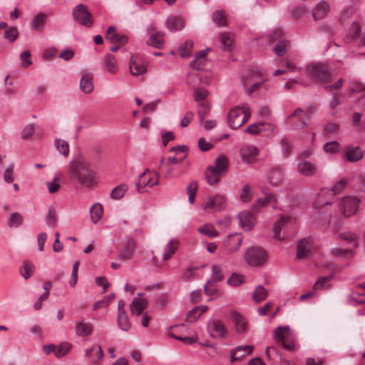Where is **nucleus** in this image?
<instances>
[{
  "label": "nucleus",
  "mask_w": 365,
  "mask_h": 365,
  "mask_svg": "<svg viewBox=\"0 0 365 365\" xmlns=\"http://www.w3.org/2000/svg\"><path fill=\"white\" fill-rule=\"evenodd\" d=\"M127 190L128 186L126 185L122 184L118 185L112 190L110 192V197L115 200H120L124 196Z\"/></svg>",
  "instance_id": "42"
},
{
  "label": "nucleus",
  "mask_w": 365,
  "mask_h": 365,
  "mask_svg": "<svg viewBox=\"0 0 365 365\" xmlns=\"http://www.w3.org/2000/svg\"><path fill=\"white\" fill-rule=\"evenodd\" d=\"M35 269L34 265L29 262H24V265L20 267V274L25 279H29Z\"/></svg>",
  "instance_id": "48"
},
{
  "label": "nucleus",
  "mask_w": 365,
  "mask_h": 365,
  "mask_svg": "<svg viewBox=\"0 0 365 365\" xmlns=\"http://www.w3.org/2000/svg\"><path fill=\"white\" fill-rule=\"evenodd\" d=\"M18 31L16 27H11L4 33V37L11 42L14 41L18 36Z\"/></svg>",
  "instance_id": "64"
},
{
  "label": "nucleus",
  "mask_w": 365,
  "mask_h": 365,
  "mask_svg": "<svg viewBox=\"0 0 365 365\" xmlns=\"http://www.w3.org/2000/svg\"><path fill=\"white\" fill-rule=\"evenodd\" d=\"M212 19L215 23L219 26H225L226 24V19L222 11H215L212 14Z\"/></svg>",
  "instance_id": "61"
},
{
  "label": "nucleus",
  "mask_w": 365,
  "mask_h": 365,
  "mask_svg": "<svg viewBox=\"0 0 365 365\" xmlns=\"http://www.w3.org/2000/svg\"><path fill=\"white\" fill-rule=\"evenodd\" d=\"M233 42L232 35L230 33H222L220 34L221 47L225 51H230Z\"/></svg>",
  "instance_id": "41"
},
{
  "label": "nucleus",
  "mask_w": 365,
  "mask_h": 365,
  "mask_svg": "<svg viewBox=\"0 0 365 365\" xmlns=\"http://www.w3.org/2000/svg\"><path fill=\"white\" fill-rule=\"evenodd\" d=\"M230 316L235 326V331L238 334L246 333L248 327V323L244 316L235 310L230 312Z\"/></svg>",
  "instance_id": "13"
},
{
  "label": "nucleus",
  "mask_w": 365,
  "mask_h": 365,
  "mask_svg": "<svg viewBox=\"0 0 365 365\" xmlns=\"http://www.w3.org/2000/svg\"><path fill=\"white\" fill-rule=\"evenodd\" d=\"M226 197L225 195L217 194L209 197L203 205V209L206 212L218 211L226 207Z\"/></svg>",
  "instance_id": "8"
},
{
  "label": "nucleus",
  "mask_w": 365,
  "mask_h": 365,
  "mask_svg": "<svg viewBox=\"0 0 365 365\" xmlns=\"http://www.w3.org/2000/svg\"><path fill=\"white\" fill-rule=\"evenodd\" d=\"M46 19L47 16L43 13L36 14L31 23L32 29L36 31H41L44 28Z\"/></svg>",
  "instance_id": "30"
},
{
  "label": "nucleus",
  "mask_w": 365,
  "mask_h": 365,
  "mask_svg": "<svg viewBox=\"0 0 365 365\" xmlns=\"http://www.w3.org/2000/svg\"><path fill=\"white\" fill-rule=\"evenodd\" d=\"M185 25L184 20L178 16L170 17L166 21V27L172 31L181 30Z\"/></svg>",
  "instance_id": "28"
},
{
  "label": "nucleus",
  "mask_w": 365,
  "mask_h": 365,
  "mask_svg": "<svg viewBox=\"0 0 365 365\" xmlns=\"http://www.w3.org/2000/svg\"><path fill=\"white\" fill-rule=\"evenodd\" d=\"M316 248V245L311 237L303 238L297 244L296 257L298 259H307L312 256V251Z\"/></svg>",
  "instance_id": "6"
},
{
  "label": "nucleus",
  "mask_w": 365,
  "mask_h": 365,
  "mask_svg": "<svg viewBox=\"0 0 365 365\" xmlns=\"http://www.w3.org/2000/svg\"><path fill=\"white\" fill-rule=\"evenodd\" d=\"M198 231L202 235H207L209 237H215L219 235V232L210 224H205L200 227Z\"/></svg>",
  "instance_id": "44"
},
{
  "label": "nucleus",
  "mask_w": 365,
  "mask_h": 365,
  "mask_svg": "<svg viewBox=\"0 0 365 365\" xmlns=\"http://www.w3.org/2000/svg\"><path fill=\"white\" fill-rule=\"evenodd\" d=\"M75 329L76 335L83 337L89 336L93 332V327L92 324L81 321L76 323Z\"/></svg>",
  "instance_id": "24"
},
{
  "label": "nucleus",
  "mask_w": 365,
  "mask_h": 365,
  "mask_svg": "<svg viewBox=\"0 0 365 365\" xmlns=\"http://www.w3.org/2000/svg\"><path fill=\"white\" fill-rule=\"evenodd\" d=\"M289 335V327H278L274 332V339L275 341H284Z\"/></svg>",
  "instance_id": "38"
},
{
  "label": "nucleus",
  "mask_w": 365,
  "mask_h": 365,
  "mask_svg": "<svg viewBox=\"0 0 365 365\" xmlns=\"http://www.w3.org/2000/svg\"><path fill=\"white\" fill-rule=\"evenodd\" d=\"M347 180L345 178H341L339 180H338L336 184L332 187H330L327 191L330 192V195L334 196L338 194L344 187V185L346 184Z\"/></svg>",
  "instance_id": "56"
},
{
  "label": "nucleus",
  "mask_w": 365,
  "mask_h": 365,
  "mask_svg": "<svg viewBox=\"0 0 365 365\" xmlns=\"http://www.w3.org/2000/svg\"><path fill=\"white\" fill-rule=\"evenodd\" d=\"M106 39L111 43L119 44L123 46L128 41V37L125 35L118 34L116 33L114 26H109L106 34Z\"/></svg>",
  "instance_id": "16"
},
{
  "label": "nucleus",
  "mask_w": 365,
  "mask_h": 365,
  "mask_svg": "<svg viewBox=\"0 0 365 365\" xmlns=\"http://www.w3.org/2000/svg\"><path fill=\"white\" fill-rule=\"evenodd\" d=\"M135 249V243L133 240H129L124 245L119 254V259L123 260L130 259Z\"/></svg>",
  "instance_id": "26"
},
{
  "label": "nucleus",
  "mask_w": 365,
  "mask_h": 365,
  "mask_svg": "<svg viewBox=\"0 0 365 365\" xmlns=\"http://www.w3.org/2000/svg\"><path fill=\"white\" fill-rule=\"evenodd\" d=\"M68 174L70 178L86 188L97 185V173L91 168L90 162L84 159H76L68 164Z\"/></svg>",
  "instance_id": "1"
},
{
  "label": "nucleus",
  "mask_w": 365,
  "mask_h": 365,
  "mask_svg": "<svg viewBox=\"0 0 365 365\" xmlns=\"http://www.w3.org/2000/svg\"><path fill=\"white\" fill-rule=\"evenodd\" d=\"M117 321L118 327L121 330L127 331L130 329V323L126 312H120V314H118Z\"/></svg>",
  "instance_id": "39"
},
{
  "label": "nucleus",
  "mask_w": 365,
  "mask_h": 365,
  "mask_svg": "<svg viewBox=\"0 0 365 365\" xmlns=\"http://www.w3.org/2000/svg\"><path fill=\"white\" fill-rule=\"evenodd\" d=\"M164 36L165 34L162 31L153 34L147 40V44L156 48H162L165 43Z\"/></svg>",
  "instance_id": "23"
},
{
  "label": "nucleus",
  "mask_w": 365,
  "mask_h": 365,
  "mask_svg": "<svg viewBox=\"0 0 365 365\" xmlns=\"http://www.w3.org/2000/svg\"><path fill=\"white\" fill-rule=\"evenodd\" d=\"M178 245L179 241L177 239H172L165 247L163 259L167 261L170 259L173 255L176 252Z\"/></svg>",
  "instance_id": "31"
},
{
  "label": "nucleus",
  "mask_w": 365,
  "mask_h": 365,
  "mask_svg": "<svg viewBox=\"0 0 365 365\" xmlns=\"http://www.w3.org/2000/svg\"><path fill=\"white\" fill-rule=\"evenodd\" d=\"M254 347L249 345L238 346L230 351V361L234 363L240 361L246 355H251Z\"/></svg>",
  "instance_id": "14"
},
{
  "label": "nucleus",
  "mask_w": 365,
  "mask_h": 365,
  "mask_svg": "<svg viewBox=\"0 0 365 365\" xmlns=\"http://www.w3.org/2000/svg\"><path fill=\"white\" fill-rule=\"evenodd\" d=\"M93 349H94L93 354H95L96 357L92 359V362L94 365H100L101 361L103 359V356H104L102 348L98 344H94Z\"/></svg>",
  "instance_id": "55"
},
{
  "label": "nucleus",
  "mask_w": 365,
  "mask_h": 365,
  "mask_svg": "<svg viewBox=\"0 0 365 365\" xmlns=\"http://www.w3.org/2000/svg\"><path fill=\"white\" fill-rule=\"evenodd\" d=\"M148 173H149V170L147 169L140 175L139 180L135 184L136 189L139 192H147L148 188L158 184V179L153 180L151 177L147 175Z\"/></svg>",
  "instance_id": "12"
},
{
  "label": "nucleus",
  "mask_w": 365,
  "mask_h": 365,
  "mask_svg": "<svg viewBox=\"0 0 365 365\" xmlns=\"http://www.w3.org/2000/svg\"><path fill=\"white\" fill-rule=\"evenodd\" d=\"M332 276L320 277L313 286L314 289H323L325 285L331 280Z\"/></svg>",
  "instance_id": "59"
},
{
  "label": "nucleus",
  "mask_w": 365,
  "mask_h": 365,
  "mask_svg": "<svg viewBox=\"0 0 365 365\" xmlns=\"http://www.w3.org/2000/svg\"><path fill=\"white\" fill-rule=\"evenodd\" d=\"M197 106L199 108L197 110V115L199 116L200 123L202 125L205 116L210 113V105L208 102H205L197 104Z\"/></svg>",
  "instance_id": "43"
},
{
  "label": "nucleus",
  "mask_w": 365,
  "mask_h": 365,
  "mask_svg": "<svg viewBox=\"0 0 365 365\" xmlns=\"http://www.w3.org/2000/svg\"><path fill=\"white\" fill-rule=\"evenodd\" d=\"M145 63L137 56H131L130 59V71L133 76H140L146 73Z\"/></svg>",
  "instance_id": "17"
},
{
  "label": "nucleus",
  "mask_w": 365,
  "mask_h": 365,
  "mask_svg": "<svg viewBox=\"0 0 365 365\" xmlns=\"http://www.w3.org/2000/svg\"><path fill=\"white\" fill-rule=\"evenodd\" d=\"M193 46V43L191 41H186L182 45H181L179 48V52L180 56L182 58H186L190 56L192 51V48Z\"/></svg>",
  "instance_id": "52"
},
{
  "label": "nucleus",
  "mask_w": 365,
  "mask_h": 365,
  "mask_svg": "<svg viewBox=\"0 0 365 365\" xmlns=\"http://www.w3.org/2000/svg\"><path fill=\"white\" fill-rule=\"evenodd\" d=\"M73 17L75 21L86 28L93 26L92 15L86 5L80 4L73 9Z\"/></svg>",
  "instance_id": "4"
},
{
  "label": "nucleus",
  "mask_w": 365,
  "mask_h": 365,
  "mask_svg": "<svg viewBox=\"0 0 365 365\" xmlns=\"http://www.w3.org/2000/svg\"><path fill=\"white\" fill-rule=\"evenodd\" d=\"M337 238L346 241L348 243H352L355 248L359 247V236L354 232L348 231L342 232L338 235Z\"/></svg>",
  "instance_id": "34"
},
{
  "label": "nucleus",
  "mask_w": 365,
  "mask_h": 365,
  "mask_svg": "<svg viewBox=\"0 0 365 365\" xmlns=\"http://www.w3.org/2000/svg\"><path fill=\"white\" fill-rule=\"evenodd\" d=\"M250 117V108L247 105L242 107L235 106L228 113V123L235 130L242 126Z\"/></svg>",
  "instance_id": "2"
},
{
  "label": "nucleus",
  "mask_w": 365,
  "mask_h": 365,
  "mask_svg": "<svg viewBox=\"0 0 365 365\" xmlns=\"http://www.w3.org/2000/svg\"><path fill=\"white\" fill-rule=\"evenodd\" d=\"M23 223V217L19 212H14L8 222V226L10 227H17Z\"/></svg>",
  "instance_id": "53"
},
{
  "label": "nucleus",
  "mask_w": 365,
  "mask_h": 365,
  "mask_svg": "<svg viewBox=\"0 0 365 365\" xmlns=\"http://www.w3.org/2000/svg\"><path fill=\"white\" fill-rule=\"evenodd\" d=\"M221 174L218 173L217 171L211 168L210 167H207L205 171V179L208 184L211 185H214L217 184L221 177Z\"/></svg>",
  "instance_id": "36"
},
{
  "label": "nucleus",
  "mask_w": 365,
  "mask_h": 365,
  "mask_svg": "<svg viewBox=\"0 0 365 365\" xmlns=\"http://www.w3.org/2000/svg\"><path fill=\"white\" fill-rule=\"evenodd\" d=\"M267 258L266 251L259 247L249 248L245 255L246 262L251 266L262 265L266 262Z\"/></svg>",
  "instance_id": "3"
},
{
  "label": "nucleus",
  "mask_w": 365,
  "mask_h": 365,
  "mask_svg": "<svg viewBox=\"0 0 365 365\" xmlns=\"http://www.w3.org/2000/svg\"><path fill=\"white\" fill-rule=\"evenodd\" d=\"M283 35V31L281 29H274L270 34L267 35V39L269 43H274L277 41H280V38Z\"/></svg>",
  "instance_id": "58"
},
{
  "label": "nucleus",
  "mask_w": 365,
  "mask_h": 365,
  "mask_svg": "<svg viewBox=\"0 0 365 365\" xmlns=\"http://www.w3.org/2000/svg\"><path fill=\"white\" fill-rule=\"evenodd\" d=\"M224 278L222 270L219 265L213 264L212 266V279L210 281L217 282L222 281Z\"/></svg>",
  "instance_id": "51"
},
{
  "label": "nucleus",
  "mask_w": 365,
  "mask_h": 365,
  "mask_svg": "<svg viewBox=\"0 0 365 365\" xmlns=\"http://www.w3.org/2000/svg\"><path fill=\"white\" fill-rule=\"evenodd\" d=\"M198 188L197 181H192L187 187V192L188 194V200L190 204H193L195 194Z\"/></svg>",
  "instance_id": "54"
},
{
  "label": "nucleus",
  "mask_w": 365,
  "mask_h": 365,
  "mask_svg": "<svg viewBox=\"0 0 365 365\" xmlns=\"http://www.w3.org/2000/svg\"><path fill=\"white\" fill-rule=\"evenodd\" d=\"M210 167L215 170V171H217L218 173L223 175L228 168L227 159L224 155L220 156L215 160V165Z\"/></svg>",
  "instance_id": "32"
},
{
  "label": "nucleus",
  "mask_w": 365,
  "mask_h": 365,
  "mask_svg": "<svg viewBox=\"0 0 365 365\" xmlns=\"http://www.w3.org/2000/svg\"><path fill=\"white\" fill-rule=\"evenodd\" d=\"M359 199L355 197L346 196L343 197L339 204L341 213L346 218L356 215L359 210Z\"/></svg>",
  "instance_id": "5"
},
{
  "label": "nucleus",
  "mask_w": 365,
  "mask_h": 365,
  "mask_svg": "<svg viewBox=\"0 0 365 365\" xmlns=\"http://www.w3.org/2000/svg\"><path fill=\"white\" fill-rule=\"evenodd\" d=\"M91 213V221L96 224L97 223L101 218L102 217L103 213V209L102 205L97 202L95 203L90 209Z\"/></svg>",
  "instance_id": "35"
},
{
  "label": "nucleus",
  "mask_w": 365,
  "mask_h": 365,
  "mask_svg": "<svg viewBox=\"0 0 365 365\" xmlns=\"http://www.w3.org/2000/svg\"><path fill=\"white\" fill-rule=\"evenodd\" d=\"M55 146L58 151L64 157H67L69 154V145L62 139H56Z\"/></svg>",
  "instance_id": "47"
},
{
  "label": "nucleus",
  "mask_w": 365,
  "mask_h": 365,
  "mask_svg": "<svg viewBox=\"0 0 365 365\" xmlns=\"http://www.w3.org/2000/svg\"><path fill=\"white\" fill-rule=\"evenodd\" d=\"M118 68L115 56L110 53L105 55L103 69L110 74H115L118 71Z\"/></svg>",
  "instance_id": "25"
},
{
  "label": "nucleus",
  "mask_w": 365,
  "mask_h": 365,
  "mask_svg": "<svg viewBox=\"0 0 365 365\" xmlns=\"http://www.w3.org/2000/svg\"><path fill=\"white\" fill-rule=\"evenodd\" d=\"M307 119V113L301 108L295 110L288 118L289 122L293 124L294 129L303 128L306 125V120Z\"/></svg>",
  "instance_id": "11"
},
{
  "label": "nucleus",
  "mask_w": 365,
  "mask_h": 365,
  "mask_svg": "<svg viewBox=\"0 0 365 365\" xmlns=\"http://www.w3.org/2000/svg\"><path fill=\"white\" fill-rule=\"evenodd\" d=\"M81 91L86 93H91L93 91V76L89 73L84 74L80 81Z\"/></svg>",
  "instance_id": "27"
},
{
  "label": "nucleus",
  "mask_w": 365,
  "mask_h": 365,
  "mask_svg": "<svg viewBox=\"0 0 365 365\" xmlns=\"http://www.w3.org/2000/svg\"><path fill=\"white\" fill-rule=\"evenodd\" d=\"M363 156V153L359 147H349L346 149V157L350 162H354L360 160Z\"/></svg>",
  "instance_id": "33"
},
{
  "label": "nucleus",
  "mask_w": 365,
  "mask_h": 365,
  "mask_svg": "<svg viewBox=\"0 0 365 365\" xmlns=\"http://www.w3.org/2000/svg\"><path fill=\"white\" fill-rule=\"evenodd\" d=\"M283 178V173L279 168H272L267 173V182L272 186L280 185Z\"/></svg>",
  "instance_id": "18"
},
{
  "label": "nucleus",
  "mask_w": 365,
  "mask_h": 365,
  "mask_svg": "<svg viewBox=\"0 0 365 365\" xmlns=\"http://www.w3.org/2000/svg\"><path fill=\"white\" fill-rule=\"evenodd\" d=\"M147 306L148 301L145 299L134 298L130 304V313L133 316H139Z\"/></svg>",
  "instance_id": "22"
},
{
  "label": "nucleus",
  "mask_w": 365,
  "mask_h": 365,
  "mask_svg": "<svg viewBox=\"0 0 365 365\" xmlns=\"http://www.w3.org/2000/svg\"><path fill=\"white\" fill-rule=\"evenodd\" d=\"M57 220L55 208L53 207H49L48 214L45 218L46 225L50 227H54L56 225Z\"/></svg>",
  "instance_id": "45"
},
{
  "label": "nucleus",
  "mask_w": 365,
  "mask_h": 365,
  "mask_svg": "<svg viewBox=\"0 0 365 365\" xmlns=\"http://www.w3.org/2000/svg\"><path fill=\"white\" fill-rule=\"evenodd\" d=\"M289 47V43L286 40H280L274 46L273 50L278 56H283Z\"/></svg>",
  "instance_id": "46"
},
{
  "label": "nucleus",
  "mask_w": 365,
  "mask_h": 365,
  "mask_svg": "<svg viewBox=\"0 0 365 365\" xmlns=\"http://www.w3.org/2000/svg\"><path fill=\"white\" fill-rule=\"evenodd\" d=\"M240 154L244 163H252L258 155V150L252 145H245L241 148Z\"/></svg>",
  "instance_id": "19"
},
{
  "label": "nucleus",
  "mask_w": 365,
  "mask_h": 365,
  "mask_svg": "<svg viewBox=\"0 0 365 365\" xmlns=\"http://www.w3.org/2000/svg\"><path fill=\"white\" fill-rule=\"evenodd\" d=\"M262 83H263V81L254 82L251 85V87L249 88L250 83L247 79H245V77H243V78H242V85L248 95H251L254 92L257 91L259 89V88L262 85Z\"/></svg>",
  "instance_id": "49"
},
{
  "label": "nucleus",
  "mask_w": 365,
  "mask_h": 365,
  "mask_svg": "<svg viewBox=\"0 0 365 365\" xmlns=\"http://www.w3.org/2000/svg\"><path fill=\"white\" fill-rule=\"evenodd\" d=\"M268 295L267 290L262 285H258L253 292L252 299L258 303L267 298Z\"/></svg>",
  "instance_id": "40"
},
{
  "label": "nucleus",
  "mask_w": 365,
  "mask_h": 365,
  "mask_svg": "<svg viewBox=\"0 0 365 365\" xmlns=\"http://www.w3.org/2000/svg\"><path fill=\"white\" fill-rule=\"evenodd\" d=\"M208 95V91L205 89L204 88H195L193 92L194 100L197 104L207 102V98Z\"/></svg>",
  "instance_id": "37"
},
{
  "label": "nucleus",
  "mask_w": 365,
  "mask_h": 365,
  "mask_svg": "<svg viewBox=\"0 0 365 365\" xmlns=\"http://www.w3.org/2000/svg\"><path fill=\"white\" fill-rule=\"evenodd\" d=\"M238 220L241 227L250 230L255 223L254 215L248 211H243L238 215Z\"/></svg>",
  "instance_id": "20"
},
{
  "label": "nucleus",
  "mask_w": 365,
  "mask_h": 365,
  "mask_svg": "<svg viewBox=\"0 0 365 365\" xmlns=\"http://www.w3.org/2000/svg\"><path fill=\"white\" fill-rule=\"evenodd\" d=\"M72 348L71 344L67 341L62 342L58 349V350L55 352V355L56 357H63Z\"/></svg>",
  "instance_id": "57"
},
{
  "label": "nucleus",
  "mask_w": 365,
  "mask_h": 365,
  "mask_svg": "<svg viewBox=\"0 0 365 365\" xmlns=\"http://www.w3.org/2000/svg\"><path fill=\"white\" fill-rule=\"evenodd\" d=\"M276 198L274 195L272 194H267L263 198H259L256 203L254 205V209H258L261 207H263L266 205L268 203L270 202H275Z\"/></svg>",
  "instance_id": "50"
},
{
  "label": "nucleus",
  "mask_w": 365,
  "mask_h": 365,
  "mask_svg": "<svg viewBox=\"0 0 365 365\" xmlns=\"http://www.w3.org/2000/svg\"><path fill=\"white\" fill-rule=\"evenodd\" d=\"M307 69L309 74L318 81L324 83L329 78V68L326 64L316 63L308 66Z\"/></svg>",
  "instance_id": "7"
},
{
  "label": "nucleus",
  "mask_w": 365,
  "mask_h": 365,
  "mask_svg": "<svg viewBox=\"0 0 365 365\" xmlns=\"http://www.w3.org/2000/svg\"><path fill=\"white\" fill-rule=\"evenodd\" d=\"M4 180L7 183H11L14 180V167L9 165L6 168L3 174Z\"/></svg>",
  "instance_id": "63"
},
{
  "label": "nucleus",
  "mask_w": 365,
  "mask_h": 365,
  "mask_svg": "<svg viewBox=\"0 0 365 365\" xmlns=\"http://www.w3.org/2000/svg\"><path fill=\"white\" fill-rule=\"evenodd\" d=\"M244 282V276L239 274H232L227 279V283L232 286L237 287L242 284Z\"/></svg>",
  "instance_id": "60"
},
{
  "label": "nucleus",
  "mask_w": 365,
  "mask_h": 365,
  "mask_svg": "<svg viewBox=\"0 0 365 365\" xmlns=\"http://www.w3.org/2000/svg\"><path fill=\"white\" fill-rule=\"evenodd\" d=\"M340 145L336 141L328 142L324 145V150L326 153H336L339 150Z\"/></svg>",
  "instance_id": "62"
},
{
  "label": "nucleus",
  "mask_w": 365,
  "mask_h": 365,
  "mask_svg": "<svg viewBox=\"0 0 365 365\" xmlns=\"http://www.w3.org/2000/svg\"><path fill=\"white\" fill-rule=\"evenodd\" d=\"M289 223H291L290 217L284 216L280 217L275 222L273 227L274 237L278 240H284L287 236L284 234L281 235V231L287 227Z\"/></svg>",
  "instance_id": "15"
},
{
  "label": "nucleus",
  "mask_w": 365,
  "mask_h": 365,
  "mask_svg": "<svg viewBox=\"0 0 365 365\" xmlns=\"http://www.w3.org/2000/svg\"><path fill=\"white\" fill-rule=\"evenodd\" d=\"M298 172L304 176H312L317 170V166L309 161L304 160L298 163L297 165Z\"/></svg>",
  "instance_id": "21"
},
{
  "label": "nucleus",
  "mask_w": 365,
  "mask_h": 365,
  "mask_svg": "<svg viewBox=\"0 0 365 365\" xmlns=\"http://www.w3.org/2000/svg\"><path fill=\"white\" fill-rule=\"evenodd\" d=\"M243 241V237L240 234L235 233L230 235L225 238L223 241V249L227 254H232L239 250Z\"/></svg>",
  "instance_id": "10"
},
{
  "label": "nucleus",
  "mask_w": 365,
  "mask_h": 365,
  "mask_svg": "<svg viewBox=\"0 0 365 365\" xmlns=\"http://www.w3.org/2000/svg\"><path fill=\"white\" fill-rule=\"evenodd\" d=\"M207 330L212 337L225 339L228 335V331L222 321L215 319L207 324Z\"/></svg>",
  "instance_id": "9"
},
{
  "label": "nucleus",
  "mask_w": 365,
  "mask_h": 365,
  "mask_svg": "<svg viewBox=\"0 0 365 365\" xmlns=\"http://www.w3.org/2000/svg\"><path fill=\"white\" fill-rule=\"evenodd\" d=\"M329 11V5L324 1L319 3L313 9L312 14L315 20L326 16Z\"/></svg>",
  "instance_id": "29"
}]
</instances>
